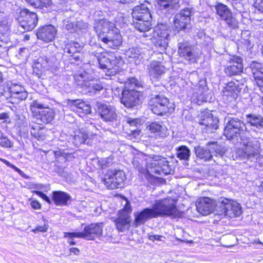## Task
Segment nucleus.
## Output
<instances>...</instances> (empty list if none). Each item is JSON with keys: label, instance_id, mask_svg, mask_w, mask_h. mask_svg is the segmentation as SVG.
<instances>
[{"label": "nucleus", "instance_id": "nucleus-64", "mask_svg": "<svg viewBox=\"0 0 263 263\" xmlns=\"http://www.w3.org/2000/svg\"><path fill=\"white\" fill-rule=\"evenodd\" d=\"M3 80V73L1 71H0V83H1L2 82Z\"/></svg>", "mask_w": 263, "mask_h": 263}, {"label": "nucleus", "instance_id": "nucleus-21", "mask_svg": "<svg viewBox=\"0 0 263 263\" xmlns=\"http://www.w3.org/2000/svg\"><path fill=\"white\" fill-rule=\"evenodd\" d=\"M242 82L237 80L229 82L223 90V99L230 102L234 101L237 97L238 93L241 89Z\"/></svg>", "mask_w": 263, "mask_h": 263}, {"label": "nucleus", "instance_id": "nucleus-14", "mask_svg": "<svg viewBox=\"0 0 263 263\" xmlns=\"http://www.w3.org/2000/svg\"><path fill=\"white\" fill-rule=\"evenodd\" d=\"M115 29H116V25L106 18L96 21L94 26V30L97 34L98 39L101 41L103 37H105Z\"/></svg>", "mask_w": 263, "mask_h": 263}, {"label": "nucleus", "instance_id": "nucleus-42", "mask_svg": "<svg viewBox=\"0 0 263 263\" xmlns=\"http://www.w3.org/2000/svg\"><path fill=\"white\" fill-rule=\"evenodd\" d=\"M13 146V142L0 129V146L4 148H10Z\"/></svg>", "mask_w": 263, "mask_h": 263}, {"label": "nucleus", "instance_id": "nucleus-11", "mask_svg": "<svg viewBox=\"0 0 263 263\" xmlns=\"http://www.w3.org/2000/svg\"><path fill=\"white\" fill-rule=\"evenodd\" d=\"M226 121L227 122L224 134L229 140L240 136V132L246 128L243 122L237 118L228 117Z\"/></svg>", "mask_w": 263, "mask_h": 263}, {"label": "nucleus", "instance_id": "nucleus-39", "mask_svg": "<svg viewBox=\"0 0 263 263\" xmlns=\"http://www.w3.org/2000/svg\"><path fill=\"white\" fill-rule=\"evenodd\" d=\"M27 3L36 9H48L53 5L52 0H25Z\"/></svg>", "mask_w": 263, "mask_h": 263}, {"label": "nucleus", "instance_id": "nucleus-51", "mask_svg": "<svg viewBox=\"0 0 263 263\" xmlns=\"http://www.w3.org/2000/svg\"><path fill=\"white\" fill-rule=\"evenodd\" d=\"M9 119V115L8 112H3L0 113V120H3L4 123H10V121H8Z\"/></svg>", "mask_w": 263, "mask_h": 263}, {"label": "nucleus", "instance_id": "nucleus-4", "mask_svg": "<svg viewBox=\"0 0 263 263\" xmlns=\"http://www.w3.org/2000/svg\"><path fill=\"white\" fill-rule=\"evenodd\" d=\"M84 226L80 232H73L65 234V237L70 238H83L87 240H95L97 238L101 237L103 235L104 223L92 222L88 224H82Z\"/></svg>", "mask_w": 263, "mask_h": 263}, {"label": "nucleus", "instance_id": "nucleus-43", "mask_svg": "<svg viewBox=\"0 0 263 263\" xmlns=\"http://www.w3.org/2000/svg\"><path fill=\"white\" fill-rule=\"evenodd\" d=\"M177 154L181 160H187L190 156V151L186 146L182 145L177 148Z\"/></svg>", "mask_w": 263, "mask_h": 263}, {"label": "nucleus", "instance_id": "nucleus-54", "mask_svg": "<svg viewBox=\"0 0 263 263\" xmlns=\"http://www.w3.org/2000/svg\"><path fill=\"white\" fill-rule=\"evenodd\" d=\"M141 134V130L140 129H136L131 130L129 136H132L134 138H136Z\"/></svg>", "mask_w": 263, "mask_h": 263}, {"label": "nucleus", "instance_id": "nucleus-62", "mask_svg": "<svg viewBox=\"0 0 263 263\" xmlns=\"http://www.w3.org/2000/svg\"><path fill=\"white\" fill-rule=\"evenodd\" d=\"M258 25L259 26V27L263 29V19L259 21V23Z\"/></svg>", "mask_w": 263, "mask_h": 263}, {"label": "nucleus", "instance_id": "nucleus-9", "mask_svg": "<svg viewBox=\"0 0 263 263\" xmlns=\"http://www.w3.org/2000/svg\"><path fill=\"white\" fill-rule=\"evenodd\" d=\"M195 152L197 157L204 161H209L213 157L214 153H215L216 157H222L225 153V150L216 142L209 143L206 147H196Z\"/></svg>", "mask_w": 263, "mask_h": 263}, {"label": "nucleus", "instance_id": "nucleus-37", "mask_svg": "<svg viewBox=\"0 0 263 263\" xmlns=\"http://www.w3.org/2000/svg\"><path fill=\"white\" fill-rule=\"evenodd\" d=\"M149 104L151 106V110L154 114L157 115H163L164 104L162 102H160V99L158 96L152 99Z\"/></svg>", "mask_w": 263, "mask_h": 263}, {"label": "nucleus", "instance_id": "nucleus-52", "mask_svg": "<svg viewBox=\"0 0 263 263\" xmlns=\"http://www.w3.org/2000/svg\"><path fill=\"white\" fill-rule=\"evenodd\" d=\"M167 161H165V175L172 174L174 172V168L173 166L166 164Z\"/></svg>", "mask_w": 263, "mask_h": 263}, {"label": "nucleus", "instance_id": "nucleus-6", "mask_svg": "<svg viewBox=\"0 0 263 263\" xmlns=\"http://www.w3.org/2000/svg\"><path fill=\"white\" fill-rule=\"evenodd\" d=\"M32 116L44 124L51 123L55 116V110L48 106H44L36 100L33 101L30 105Z\"/></svg>", "mask_w": 263, "mask_h": 263}, {"label": "nucleus", "instance_id": "nucleus-60", "mask_svg": "<svg viewBox=\"0 0 263 263\" xmlns=\"http://www.w3.org/2000/svg\"><path fill=\"white\" fill-rule=\"evenodd\" d=\"M258 191L259 192H263V181L261 182V184L258 186Z\"/></svg>", "mask_w": 263, "mask_h": 263}, {"label": "nucleus", "instance_id": "nucleus-34", "mask_svg": "<svg viewBox=\"0 0 263 263\" xmlns=\"http://www.w3.org/2000/svg\"><path fill=\"white\" fill-rule=\"evenodd\" d=\"M151 21L152 19L140 18L138 20H133V25L140 32H145L151 29Z\"/></svg>", "mask_w": 263, "mask_h": 263}, {"label": "nucleus", "instance_id": "nucleus-7", "mask_svg": "<svg viewBox=\"0 0 263 263\" xmlns=\"http://www.w3.org/2000/svg\"><path fill=\"white\" fill-rule=\"evenodd\" d=\"M126 180L125 172L121 170H107L102 178V182L109 190L121 188Z\"/></svg>", "mask_w": 263, "mask_h": 263}, {"label": "nucleus", "instance_id": "nucleus-33", "mask_svg": "<svg viewBox=\"0 0 263 263\" xmlns=\"http://www.w3.org/2000/svg\"><path fill=\"white\" fill-rule=\"evenodd\" d=\"M246 122L258 130H263V117L260 115L248 114L246 116Z\"/></svg>", "mask_w": 263, "mask_h": 263}, {"label": "nucleus", "instance_id": "nucleus-56", "mask_svg": "<svg viewBox=\"0 0 263 263\" xmlns=\"http://www.w3.org/2000/svg\"><path fill=\"white\" fill-rule=\"evenodd\" d=\"M69 252L70 254L78 255L80 254V251L78 248L71 247L69 249Z\"/></svg>", "mask_w": 263, "mask_h": 263}, {"label": "nucleus", "instance_id": "nucleus-31", "mask_svg": "<svg viewBox=\"0 0 263 263\" xmlns=\"http://www.w3.org/2000/svg\"><path fill=\"white\" fill-rule=\"evenodd\" d=\"M132 15L133 20H138L140 18L152 19V15L149 10L143 4L134 7Z\"/></svg>", "mask_w": 263, "mask_h": 263}, {"label": "nucleus", "instance_id": "nucleus-50", "mask_svg": "<svg viewBox=\"0 0 263 263\" xmlns=\"http://www.w3.org/2000/svg\"><path fill=\"white\" fill-rule=\"evenodd\" d=\"M254 6L258 10L263 12V0H255Z\"/></svg>", "mask_w": 263, "mask_h": 263}, {"label": "nucleus", "instance_id": "nucleus-5", "mask_svg": "<svg viewBox=\"0 0 263 263\" xmlns=\"http://www.w3.org/2000/svg\"><path fill=\"white\" fill-rule=\"evenodd\" d=\"M0 96L9 97L12 104H18L25 100L28 93L21 84L7 82L0 85Z\"/></svg>", "mask_w": 263, "mask_h": 263}, {"label": "nucleus", "instance_id": "nucleus-48", "mask_svg": "<svg viewBox=\"0 0 263 263\" xmlns=\"http://www.w3.org/2000/svg\"><path fill=\"white\" fill-rule=\"evenodd\" d=\"M30 204L31 208L34 210H40L42 208L41 204L36 199H29Z\"/></svg>", "mask_w": 263, "mask_h": 263}, {"label": "nucleus", "instance_id": "nucleus-27", "mask_svg": "<svg viewBox=\"0 0 263 263\" xmlns=\"http://www.w3.org/2000/svg\"><path fill=\"white\" fill-rule=\"evenodd\" d=\"M250 67L255 83L260 90L263 91V65L256 61H252Z\"/></svg>", "mask_w": 263, "mask_h": 263}, {"label": "nucleus", "instance_id": "nucleus-45", "mask_svg": "<svg viewBox=\"0 0 263 263\" xmlns=\"http://www.w3.org/2000/svg\"><path fill=\"white\" fill-rule=\"evenodd\" d=\"M48 230V225L47 224H44L43 226H37L33 229L31 230V232L34 233H45Z\"/></svg>", "mask_w": 263, "mask_h": 263}, {"label": "nucleus", "instance_id": "nucleus-18", "mask_svg": "<svg viewBox=\"0 0 263 263\" xmlns=\"http://www.w3.org/2000/svg\"><path fill=\"white\" fill-rule=\"evenodd\" d=\"M215 8L216 13L221 20L226 22L230 27L236 28L238 27V21L232 16L231 9L227 5L222 3H218Z\"/></svg>", "mask_w": 263, "mask_h": 263}, {"label": "nucleus", "instance_id": "nucleus-49", "mask_svg": "<svg viewBox=\"0 0 263 263\" xmlns=\"http://www.w3.org/2000/svg\"><path fill=\"white\" fill-rule=\"evenodd\" d=\"M165 105L167 106V110H165V114H171L175 109V105L174 103H170L169 100L165 98Z\"/></svg>", "mask_w": 263, "mask_h": 263}, {"label": "nucleus", "instance_id": "nucleus-29", "mask_svg": "<svg viewBox=\"0 0 263 263\" xmlns=\"http://www.w3.org/2000/svg\"><path fill=\"white\" fill-rule=\"evenodd\" d=\"M32 67L33 74L41 78L48 70V60L45 57H40L33 61Z\"/></svg>", "mask_w": 263, "mask_h": 263}, {"label": "nucleus", "instance_id": "nucleus-22", "mask_svg": "<svg viewBox=\"0 0 263 263\" xmlns=\"http://www.w3.org/2000/svg\"><path fill=\"white\" fill-rule=\"evenodd\" d=\"M67 103L71 110L80 117L85 116L91 112V107L90 104L82 99L68 100Z\"/></svg>", "mask_w": 263, "mask_h": 263}, {"label": "nucleus", "instance_id": "nucleus-19", "mask_svg": "<svg viewBox=\"0 0 263 263\" xmlns=\"http://www.w3.org/2000/svg\"><path fill=\"white\" fill-rule=\"evenodd\" d=\"M224 72L229 77L238 75L243 71L242 59L238 56L228 57Z\"/></svg>", "mask_w": 263, "mask_h": 263}, {"label": "nucleus", "instance_id": "nucleus-28", "mask_svg": "<svg viewBox=\"0 0 263 263\" xmlns=\"http://www.w3.org/2000/svg\"><path fill=\"white\" fill-rule=\"evenodd\" d=\"M80 48L81 46L78 42L71 41L65 44L64 51L68 54L70 60H73L74 61L78 62L81 61V56L79 55Z\"/></svg>", "mask_w": 263, "mask_h": 263}, {"label": "nucleus", "instance_id": "nucleus-30", "mask_svg": "<svg viewBox=\"0 0 263 263\" xmlns=\"http://www.w3.org/2000/svg\"><path fill=\"white\" fill-rule=\"evenodd\" d=\"M30 132L32 137L38 141H44L48 136L47 128L36 122H34L32 124Z\"/></svg>", "mask_w": 263, "mask_h": 263}, {"label": "nucleus", "instance_id": "nucleus-36", "mask_svg": "<svg viewBox=\"0 0 263 263\" xmlns=\"http://www.w3.org/2000/svg\"><path fill=\"white\" fill-rule=\"evenodd\" d=\"M163 169L158 164L156 163H151L150 165H148L145 172L143 173L145 177L147 178H152L154 175H161L163 174Z\"/></svg>", "mask_w": 263, "mask_h": 263}, {"label": "nucleus", "instance_id": "nucleus-20", "mask_svg": "<svg viewBox=\"0 0 263 263\" xmlns=\"http://www.w3.org/2000/svg\"><path fill=\"white\" fill-rule=\"evenodd\" d=\"M57 30L51 24L45 25L39 27L36 31L37 38L45 43H50L54 41Z\"/></svg>", "mask_w": 263, "mask_h": 263}, {"label": "nucleus", "instance_id": "nucleus-23", "mask_svg": "<svg viewBox=\"0 0 263 263\" xmlns=\"http://www.w3.org/2000/svg\"><path fill=\"white\" fill-rule=\"evenodd\" d=\"M217 201L209 197L200 198L196 202L197 211L202 215H208L212 213L215 208H217Z\"/></svg>", "mask_w": 263, "mask_h": 263}, {"label": "nucleus", "instance_id": "nucleus-59", "mask_svg": "<svg viewBox=\"0 0 263 263\" xmlns=\"http://www.w3.org/2000/svg\"><path fill=\"white\" fill-rule=\"evenodd\" d=\"M156 2L160 9H162L161 7H164V0H156Z\"/></svg>", "mask_w": 263, "mask_h": 263}, {"label": "nucleus", "instance_id": "nucleus-25", "mask_svg": "<svg viewBox=\"0 0 263 263\" xmlns=\"http://www.w3.org/2000/svg\"><path fill=\"white\" fill-rule=\"evenodd\" d=\"M192 9L185 8L177 14L174 18V26L178 30L184 29L190 22Z\"/></svg>", "mask_w": 263, "mask_h": 263}, {"label": "nucleus", "instance_id": "nucleus-47", "mask_svg": "<svg viewBox=\"0 0 263 263\" xmlns=\"http://www.w3.org/2000/svg\"><path fill=\"white\" fill-rule=\"evenodd\" d=\"M0 161L6 164L8 167H9L14 170L15 172H18V173H21L22 172L20 168L15 166L14 165L12 164L10 162H9L7 160L0 158Z\"/></svg>", "mask_w": 263, "mask_h": 263}, {"label": "nucleus", "instance_id": "nucleus-53", "mask_svg": "<svg viewBox=\"0 0 263 263\" xmlns=\"http://www.w3.org/2000/svg\"><path fill=\"white\" fill-rule=\"evenodd\" d=\"M162 238V236L159 235H149L148 236V239L153 242L156 240H160Z\"/></svg>", "mask_w": 263, "mask_h": 263}, {"label": "nucleus", "instance_id": "nucleus-57", "mask_svg": "<svg viewBox=\"0 0 263 263\" xmlns=\"http://www.w3.org/2000/svg\"><path fill=\"white\" fill-rule=\"evenodd\" d=\"M73 232H72L71 233H72ZM67 232H64V234H63V237L64 238H67L68 239V243L69 245L70 246H73V245H75L76 244V242L75 241L73 240V238H70L68 237H65V233H67Z\"/></svg>", "mask_w": 263, "mask_h": 263}, {"label": "nucleus", "instance_id": "nucleus-63", "mask_svg": "<svg viewBox=\"0 0 263 263\" xmlns=\"http://www.w3.org/2000/svg\"><path fill=\"white\" fill-rule=\"evenodd\" d=\"M253 243H257V244H260L262 246H263V243L261 242L260 240H255L253 242Z\"/></svg>", "mask_w": 263, "mask_h": 263}, {"label": "nucleus", "instance_id": "nucleus-15", "mask_svg": "<svg viewBox=\"0 0 263 263\" xmlns=\"http://www.w3.org/2000/svg\"><path fill=\"white\" fill-rule=\"evenodd\" d=\"M95 113L104 122L116 121L117 114L114 107L104 103L97 102Z\"/></svg>", "mask_w": 263, "mask_h": 263}, {"label": "nucleus", "instance_id": "nucleus-24", "mask_svg": "<svg viewBox=\"0 0 263 263\" xmlns=\"http://www.w3.org/2000/svg\"><path fill=\"white\" fill-rule=\"evenodd\" d=\"M101 41L110 48L118 49L122 45L123 37L120 31L116 28L105 37H103Z\"/></svg>", "mask_w": 263, "mask_h": 263}, {"label": "nucleus", "instance_id": "nucleus-61", "mask_svg": "<svg viewBox=\"0 0 263 263\" xmlns=\"http://www.w3.org/2000/svg\"><path fill=\"white\" fill-rule=\"evenodd\" d=\"M29 39H30V35L27 34L24 36V41H28Z\"/></svg>", "mask_w": 263, "mask_h": 263}, {"label": "nucleus", "instance_id": "nucleus-44", "mask_svg": "<svg viewBox=\"0 0 263 263\" xmlns=\"http://www.w3.org/2000/svg\"><path fill=\"white\" fill-rule=\"evenodd\" d=\"M124 87L129 88V89H134V88L141 87L142 84L137 78L130 77L127 80Z\"/></svg>", "mask_w": 263, "mask_h": 263}, {"label": "nucleus", "instance_id": "nucleus-26", "mask_svg": "<svg viewBox=\"0 0 263 263\" xmlns=\"http://www.w3.org/2000/svg\"><path fill=\"white\" fill-rule=\"evenodd\" d=\"M199 123L205 126L206 132L214 133L218 126V120L216 118H214L212 114L208 112L201 116Z\"/></svg>", "mask_w": 263, "mask_h": 263}, {"label": "nucleus", "instance_id": "nucleus-17", "mask_svg": "<svg viewBox=\"0 0 263 263\" xmlns=\"http://www.w3.org/2000/svg\"><path fill=\"white\" fill-rule=\"evenodd\" d=\"M178 53L180 57H183L190 63H196L199 59L196 50L184 40L178 43Z\"/></svg>", "mask_w": 263, "mask_h": 263}, {"label": "nucleus", "instance_id": "nucleus-55", "mask_svg": "<svg viewBox=\"0 0 263 263\" xmlns=\"http://www.w3.org/2000/svg\"><path fill=\"white\" fill-rule=\"evenodd\" d=\"M127 123L130 126H137L138 124V120L137 119H129L127 120Z\"/></svg>", "mask_w": 263, "mask_h": 263}, {"label": "nucleus", "instance_id": "nucleus-32", "mask_svg": "<svg viewBox=\"0 0 263 263\" xmlns=\"http://www.w3.org/2000/svg\"><path fill=\"white\" fill-rule=\"evenodd\" d=\"M170 197L165 198V203L170 202L171 199L172 203L168 205H165V216H170L172 218H180L182 216V212L179 211L175 206L176 197L170 199Z\"/></svg>", "mask_w": 263, "mask_h": 263}, {"label": "nucleus", "instance_id": "nucleus-35", "mask_svg": "<svg viewBox=\"0 0 263 263\" xmlns=\"http://www.w3.org/2000/svg\"><path fill=\"white\" fill-rule=\"evenodd\" d=\"M163 66L158 61L152 62L148 67V73L149 76L158 78L163 73Z\"/></svg>", "mask_w": 263, "mask_h": 263}, {"label": "nucleus", "instance_id": "nucleus-3", "mask_svg": "<svg viewBox=\"0 0 263 263\" xmlns=\"http://www.w3.org/2000/svg\"><path fill=\"white\" fill-rule=\"evenodd\" d=\"M164 215V204L161 200H158L152 208H146L140 212L135 213L133 227L137 228L144 224L148 220L162 216Z\"/></svg>", "mask_w": 263, "mask_h": 263}, {"label": "nucleus", "instance_id": "nucleus-41", "mask_svg": "<svg viewBox=\"0 0 263 263\" xmlns=\"http://www.w3.org/2000/svg\"><path fill=\"white\" fill-rule=\"evenodd\" d=\"M87 138V134L84 132L79 129L74 132L73 140L76 145H80L85 143Z\"/></svg>", "mask_w": 263, "mask_h": 263}, {"label": "nucleus", "instance_id": "nucleus-40", "mask_svg": "<svg viewBox=\"0 0 263 263\" xmlns=\"http://www.w3.org/2000/svg\"><path fill=\"white\" fill-rule=\"evenodd\" d=\"M162 129V125L156 122H151L146 127V130L151 134L149 137L155 138H156L157 136L161 134Z\"/></svg>", "mask_w": 263, "mask_h": 263}, {"label": "nucleus", "instance_id": "nucleus-16", "mask_svg": "<svg viewBox=\"0 0 263 263\" xmlns=\"http://www.w3.org/2000/svg\"><path fill=\"white\" fill-rule=\"evenodd\" d=\"M132 212V211L124 209H120L118 211L117 217L113 220L116 229L118 232H123L130 228Z\"/></svg>", "mask_w": 263, "mask_h": 263}, {"label": "nucleus", "instance_id": "nucleus-8", "mask_svg": "<svg viewBox=\"0 0 263 263\" xmlns=\"http://www.w3.org/2000/svg\"><path fill=\"white\" fill-rule=\"evenodd\" d=\"M32 193L41 197L47 203L49 204L53 203L56 206H67L71 198V196L68 193L60 190L52 191L50 198L46 194L40 191H33Z\"/></svg>", "mask_w": 263, "mask_h": 263}, {"label": "nucleus", "instance_id": "nucleus-2", "mask_svg": "<svg viewBox=\"0 0 263 263\" xmlns=\"http://www.w3.org/2000/svg\"><path fill=\"white\" fill-rule=\"evenodd\" d=\"M99 67L108 76H115L120 72L123 61L110 51L101 52L98 58Z\"/></svg>", "mask_w": 263, "mask_h": 263}, {"label": "nucleus", "instance_id": "nucleus-38", "mask_svg": "<svg viewBox=\"0 0 263 263\" xmlns=\"http://www.w3.org/2000/svg\"><path fill=\"white\" fill-rule=\"evenodd\" d=\"M164 25L163 23H159L155 27L153 37L155 39L157 44L161 45L164 39Z\"/></svg>", "mask_w": 263, "mask_h": 263}, {"label": "nucleus", "instance_id": "nucleus-58", "mask_svg": "<svg viewBox=\"0 0 263 263\" xmlns=\"http://www.w3.org/2000/svg\"><path fill=\"white\" fill-rule=\"evenodd\" d=\"M176 3V0H165V9L168 7H173V4Z\"/></svg>", "mask_w": 263, "mask_h": 263}, {"label": "nucleus", "instance_id": "nucleus-13", "mask_svg": "<svg viewBox=\"0 0 263 263\" xmlns=\"http://www.w3.org/2000/svg\"><path fill=\"white\" fill-rule=\"evenodd\" d=\"M141 96L140 91L124 87L121 93L120 101L125 107L133 108L139 104Z\"/></svg>", "mask_w": 263, "mask_h": 263}, {"label": "nucleus", "instance_id": "nucleus-12", "mask_svg": "<svg viewBox=\"0 0 263 263\" xmlns=\"http://www.w3.org/2000/svg\"><path fill=\"white\" fill-rule=\"evenodd\" d=\"M17 20L20 26L27 31L34 29L38 23L37 14L26 8L20 11Z\"/></svg>", "mask_w": 263, "mask_h": 263}, {"label": "nucleus", "instance_id": "nucleus-10", "mask_svg": "<svg viewBox=\"0 0 263 263\" xmlns=\"http://www.w3.org/2000/svg\"><path fill=\"white\" fill-rule=\"evenodd\" d=\"M217 206L221 214L231 218L238 217L242 213L240 204L224 197L218 199Z\"/></svg>", "mask_w": 263, "mask_h": 263}, {"label": "nucleus", "instance_id": "nucleus-1", "mask_svg": "<svg viewBox=\"0 0 263 263\" xmlns=\"http://www.w3.org/2000/svg\"><path fill=\"white\" fill-rule=\"evenodd\" d=\"M240 144L242 147L237 153L241 160L253 164L261 160L260 143L258 141H250L241 138Z\"/></svg>", "mask_w": 263, "mask_h": 263}, {"label": "nucleus", "instance_id": "nucleus-46", "mask_svg": "<svg viewBox=\"0 0 263 263\" xmlns=\"http://www.w3.org/2000/svg\"><path fill=\"white\" fill-rule=\"evenodd\" d=\"M116 196L119 197L120 198H121L126 201L125 204H124V205L123 206V207L122 209L126 210L127 211L128 210L132 211V207L130 204V202H129L128 199L125 196H124V195H123L122 194H117V195H116Z\"/></svg>", "mask_w": 263, "mask_h": 263}]
</instances>
